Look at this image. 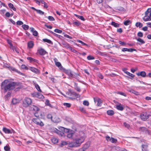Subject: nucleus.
<instances>
[{"instance_id":"1","label":"nucleus","mask_w":151,"mask_h":151,"mask_svg":"<svg viewBox=\"0 0 151 151\" xmlns=\"http://www.w3.org/2000/svg\"><path fill=\"white\" fill-rule=\"evenodd\" d=\"M20 83L12 82L9 83L8 80H5L3 81L1 84V88L4 89L5 92L7 91L13 89L15 86L19 85Z\"/></svg>"},{"instance_id":"2","label":"nucleus","mask_w":151,"mask_h":151,"mask_svg":"<svg viewBox=\"0 0 151 151\" xmlns=\"http://www.w3.org/2000/svg\"><path fill=\"white\" fill-rule=\"evenodd\" d=\"M145 21L151 20V8H149L145 12V16L143 18Z\"/></svg>"},{"instance_id":"3","label":"nucleus","mask_w":151,"mask_h":151,"mask_svg":"<svg viewBox=\"0 0 151 151\" xmlns=\"http://www.w3.org/2000/svg\"><path fill=\"white\" fill-rule=\"evenodd\" d=\"M32 103V101L31 99L26 97L22 101V105L23 107L27 108Z\"/></svg>"},{"instance_id":"4","label":"nucleus","mask_w":151,"mask_h":151,"mask_svg":"<svg viewBox=\"0 0 151 151\" xmlns=\"http://www.w3.org/2000/svg\"><path fill=\"white\" fill-rule=\"evenodd\" d=\"M84 140L85 137H84L82 136L80 137H77L74 139V141L77 146L79 147L84 141Z\"/></svg>"},{"instance_id":"5","label":"nucleus","mask_w":151,"mask_h":151,"mask_svg":"<svg viewBox=\"0 0 151 151\" xmlns=\"http://www.w3.org/2000/svg\"><path fill=\"white\" fill-rule=\"evenodd\" d=\"M151 116V113L148 114L147 113H144L141 114L140 115L141 119L143 121H145L149 117Z\"/></svg>"},{"instance_id":"6","label":"nucleus","mask_w":151,"mask_h":151,"mask_svg":"<svg viewBox=\"0 0 151 151\" xmlns=\"http://www.w3.org/2000/svg\"><path fill=\"white\" fill-rule=\"evenodd\" d=\"M33 121L40 126L42 127L44 125V124L38 118H33L32 119Z\"/></svg>"},{"instance_id":"7","label":"nucleus","mask_w":151,"mask_h":151,"mask_svg":"<svg viewBox=\"0 0 151 151\" xmlns=\"http://www.w3.org/2000/svg\"><path fill=\"white\" fill-rule=\"evenodd\" d=\"M90 145V143L89 142L86 143L82 148L79 149V151H85L89 147Z\"/></svg>"},{"instance_id":"8","label":"nucleus","mask_w":151,"mask_h":151,"mask_svg":"<svg viewBox=\"0 0 151 151\" xmlns=\"http://www.w3.org/2000/svg\"><path fill=\"white\" fill-rule=\"evenodd\" d=\"M93 100L95 103H97L96 106H100L101 104V99L98 97H95L93 98Z\"/></svg>"},{"instance_id":"9","label":"nucleus","mask_w":151,"mask_h":151,"mask_svg":"<svg viewBox=\"0 0 151 151\" xmlns=\"http://www.w3.org/2000/svg\"><path fill=\"white\" fill-rule=\"evenodd\" d=\"M106 139L107 141H110L112 143H116L117 141L116 139L112 137L110 138L108 136L106 137Z\"/></svg>"},{"instance_id":"10","label":"nucleus","mask_w":151,"mask_h":151,"mask_svg":"<svg viewBox=\"0 0 151 151\" xmlns=\"http://www.w3.org/2000/svg\"><path fill=\"white\" fill-rule=\"evenodd\" d=\"M32 95L34 97H36L40 99H42L44 98V96L39 93H35L32 94Z\"/></svg>"},{"instance_id":"11","label":"nucleus","mask_w":151,"mask_h":151,"mask_svg":"<svg viewBox=\"0 0 151 151\" xmlns=\"http://www.w3.org/2000/svg\"><path fill=\"white\" fill-rule=\"evenodd\" d=\"M70 95L73 97H74L75 98H79L80 97V95L76 92L72 91H70V93H69Z\"/></svg>"},{"instance_id":"12","label":"nucleus","mask_w":151,"mask_h":151,"mask_svg":"<svg viewBox=\"0 0 151 151\" xmlns=\"http://www.w3.org/2000/svg\"><path fill=\"white\" fill-rule=\"evenodd\" d=\"M38 51L39 54L40 55H44L47 53L46 51L44 49L42 48L39 49Z\"/></svg>"},{"instance_id":"13","label":"nucleus","mask_w":151,"mask_h":151,"mask_svg":"<svg viewBox=\"0 0 151 151\" xmlns=\"http://www.w3.org/2000/svg\"><path fill=\"white\" fill-rule=\"evenodd\" d=\"M65 73L68 75L70 78L73 77V73H72L71 70H67L65 71Z\"/></svg>"},{"instance_id":"14","label":"nucleus","mask_w":151,"mask_h":151,"mask_svg":"<svg viewBox=\"0 0 151 151\" xmlns=\"http://www.w3.org/2000/svg\"><path fill=\"white\" fill-rule=\"evenodd\" d=\"M29 69L32 72L37 74H39L40 73V70L37 68L33 67H30Z\"/></svg>"},{"instance_id":"15","label":"nucleus","mask_w":151,"mask_h":151,"mask_svg":"<svg viewBox=\"0 0 151 151\" xmlns=\"http://www.w3.org/2000/svg\"><path fill=\"white\" fill-rule=\"evenodd\" d=\"M137 75L138 76H141L142 77H145L146 76V73L145 71H142L140 72L137 73Z\"/></svg>"},{"instance_id":"16","label":"nucleus","mask_w":151,"mask_h":151,"mask_svg":"<svg viewBox=\"0 0 151 151\" xmlns=\"http://www.w3.org/2000/svg\"><path fill=\"white\" fill-rule=\"evenodd\" d=\"M116 108L118 110L121 111L123 110L124 109V108L122 105L120 103L116 106Z\"/></svg>"},{"instance_id":"17","label":"nucleus","mask_w":151,"mask_h":151,"mask_svg":"<svg viewBox=\"0 0 151 151\" xmlns=\"http://www.w3.org/2000/svg\"><path fill=\"white\" fill-rule=\"evenodd\" d=\"M148 145L147 144L142 145V151H147Z\"/></svg>"},{"instance_id":"18","label":"nucleus","mask_w":151,"mask_h":151,"mask_svg":"<svg viewBox=\"0 0 151 151\" xmlns=\"http://www.w3.org/2000/svg\"><path fill=\"white\" fill-rule=\"evenodd\" d=\"M3 130L5 133L9 134L12 133L11 131L9 129L5 127L3 128Z\"/></svg>"},{"instance_id":"19","label":"nucleus","mask_w":151,"mask_h":151,"mask_svg":"<svg viewBox=\"0 0 151 151\" xmlns=\"http://www.w3.org/2000/svg\"><path fill=\"white\" fill-rule=\"evenodd\" d=\"M27 45L28 47L32 48L34 45V43L32 41H30L28 43Z\"/></svg>"},{"instance_id":"20","label":"nucleus","mask_w":151,"mask_h":151,"mask_svg":"<svg viewBox=\"0 0 151 151\" xmlns=\"http://www.w3.org/2000/svg\"><path fill=\"white\" fill-rule=\"evenodd\" d=\"M9 7L11 9H13V10L14 11H15L16 10V8L14 7L13 5L11 3H9L8 4Z\"/></svg>"},{"instance_id":"21","label":"nucleus","mask_w":151,"mask_h":151,"mask_svg":"<svg viewBox=\"0 0 151 151\" xmlns=\"http://www.w3.org/2000/svg\"><path fill=\"white\" fill-rule=\"evenodd\" d=\"M53 121L54 122L58 123L60 121V119L58 117H56L53 118Z\"/></svg>"},{"instance_id":"22","label":"nucleus","mask_w":151,"mask_h":151,"mask_svg":"<svg viewBox=\"0 0 151 151\" xmlns=\"http://www.w3.org/2000/svg\"><path fill=\"white\" fill-rule=\"evenodd\" d=\"M31 108L34 111H38L39 110V108L37 107L35 105H32Z\"/></svg>"},{"instance_id":"23","label":"nucleus","mask_w":151,"mask_h":151,"mask_svg":"<svg viewBox=\"0 0 151 151\" xmlns=\"http://www.w3.org/2000/svg\"><path fill=\"white\" fill-rule=\"evenodd\" d=\"M111 24L113 26L115 27H119V24L115 22H112L111 23Z\"/></svg>"},{"instance_id":"24","label":"nucleus","mask_w":151,"mask_h":151,"mask_svg":"<svg viewBox=\"0 0 151 151\" xmlns=\"http://www.w3.org/2000/svg\"><path fill=\"white\" fill-rule=\"evenodd\" d=\"M107 113L109 115L112 116L114 114V112L112 110H109L107 111Z\"/></svg>"},{"instance_id":"25","label":"nucleus","mask_w":151,"mask_h":151,"mask_svg":"<svg viewBox=\"0 0 151 151\" xmlns=\"http://www.w3.org/2000/svg\"><path fill=\"white\" fill-rule=\"evenodd\" d=\"M28 60H29L31 62H36L37 60L30 57H28L27 58Z\"/></svg>"},{"instance_id":"26","label":"nucleus","mask_w":151,"mask_h":151,"mask_svg":"<svg viewBox=\"0 0 151 151\" xmlns=\"http://www.w3.org/2000/svg\"><path fill=\"white\" fill-rule=\"evenodd\" d=\"M135 26L137 27H138L139 28H141L142 27V24L140 22H137L135 24Z\"/></svg>"},{"instance_id":"27","label":"nucleus","mask_w":151,"mask_h":151,"mask_svg":"<svg viewBox=\"0 0 151 151\" xmlns=\"http://www.w3.org/2000/svg\"><path fill=\"white\" fill-rule=\"evenodd\" d=\"M136 39L140 43H139V44H141L145 43V42L140 38H138L137 39L136 38Z\"/></svg>"},{"instance_id":"28","label":"nucleus","mask_w":151,"mask_h":151,"mask_svg":"<svg viewBox=\"0 0 151 151\" xmlns=\"http://www.w3.org/2000/svg\"><path fill=\"white\" fill-rule=\"evenodd\" d=\"M129 91L135 94L136 95H139V93L138 92L133 90H131Z\"/></svg>"},{"instance_id":"29","label":"nucleus","mask_w":151,"mask_h":151,"mask_svg":"<svg viewBox=\"0 0 151 151\" xmlns=\"http://www.w3.org/2000/svg\"><path fill=\"white\" fill-rule=\"evenodd\" d=\"M73 24L74 27L78 26L80 24V23L78 21L74 22L73 23Z\"/></svg>"},{"instance_id":"30","label":"nucleus","mask_w":151,"mask_h":151,"mask_svg":"<svg viewBox=\"0 0 151 151\" xmlns=\"http://www.w3.org/2000/svg\"><path fill=\"white\" fill-rule=\"evenodd\" d=\"M42 40L43 42H47L49 44H52V41L50 40L47 39H43Z\"/></svg>"},{"instance_id":"31","label":"nucleus","mask_w":151,"mask_h":151,"mask_svg":"<svg viewBox=\"0 0 151 151\" xmlns=\"http://www.w3.org/2000/svg\"><path fill=\"white\" fill-rule=\"evenodd\" d=\"M69 146L70 147H78L74 142L70 143Z\"/></svg>"},{"instance_id":"32","label":"nucleus","mask_w":151,"mask_h":151,"mask_svg":"<svg viewBox=\"0 0 151 151\" xmlns=\"http://www.w3.org/2000/svg\"><path fill=\"white\" fill-rule=\"evenodd\" d=\"M55 132L59 135L62 136L63 134V133L60 131V130L56 129L55 130Z\"/></svg>"},{"instance_id":"33","label":"nucleus","mask_w":151,"mask_h":151,"mask_svg":"<svg viewBox=\"0 0 151 151\" xmlns=\"http://www.w3.org/2000/svg\"><path fill=\"white\" fill-rule=\"evenodd\" d=\"M52 142L54 144L57 143L58 141V139L55 138H53L51 139Z\"/></svg>"},{"instance_id":"34","label":"nucleus","mask_w":151,"mask_h":151,"mask_svg":"<svg viewBox=\"0 0 151 151\" xmlns=\"http://www.w3.org/2000/svg\"><path fill=\"white\" fill-rule=\"evenodd\" d=\"M22 27L25 30H27L29 28V26L28 25L24 24L22 26Z\"/></svg>"},{"instance_id":"35","label":"nucleus","mask_w":151,"mask_h":151,"mask_svg":"<svg viewBox=\"0 0 151 151\" xmlns=\"http://www.w3.org/2000/svg\"><path fill=\"white\" fill-rule=\"evenodd\" d=\"M130 23V21L129 20H127L124 21V24L126 26L129 25Z\"/></svg>"},{"instance_id":"36","label":"nucleus","mask_w":151,"mask_h":151,"mask_svg":"<svg viewBox=\"0 0 151 151\" xmlns=\"http://www.w3.org/2000/svg\"><path fill=\"white\" fill-rule=\"evenodd\" d=\"M139 131H141L142 132L147 131V129L144 127H140L139 128Z\"/></svg>"},{"instance_id":"37","label":"nucleus","mask_w":151,"mask_h":151,"mask_svg":"<svg viewBox=\"0 0 151 151\" xmlns=\"http://www.w3.org/2000/svg\"><path fill=\"white\" fill-rule=\"evenodd\" d=\"M12 70L14 71H16V72H17V73H18L19 74H20L22 75H24L23 73H21L20 71H19L17 70L16 69L14 68H12Z\"/></svg>"},{"instance_id":"38","label":"nucleus","mask_w":151,"mask_h":151,"mask_svg":"<svg viewBox=\"0 0 151 151\" xmlns=\"http://www.w3.org/2000/svg\"><path fill=\"white\" fill-rule=\"evenodd\" d=\"M35 87L40 92H41L42 91L40 89V87L38 84H36L35 85Z\"/></svg>"},{"instance_id":"39","label":"nucleus","mask_w":151,"mask_h":151,"mask_svg":"<svg viewBox=\"0 0 151 151\" xmlns=\"http://www.w3.org/2000/svg\"><path fill=\"white\" fill-rule=\"evenodd\" d=\"M73 133L72 132H68L67 134V137L69 138H71L72 137Z\"/></svg>"},{"instance_id":"40","label":"nucleus","mask_w":151,"mask_h":151,"mask_svg":"<svg viewBox=\"0 0 151 151\" xmlns=\"http://www.w3.org/2000/svg\"><path fill=\"white\" fill-rule=\"evenodd\" d=\"M75 15L77 17H78V18L81 19V20H83V21L84 20V18L83 17V16H81L78 15L76 14H75Z\"/></svg>"},{"instance_id":"41","label":"nucleus","mask_w":151,"mask_h":151,"mask_svg":"<svg viewBox=\"0 0 151 151\" xmlns=\"http://www.w3.org/2000/svg\"><path fill=\"white\" fill-rule=\"evenodd\" d=\"M36 12L37 13L40 14V15H43L44 14V12L40 10H37Z\"/></svg>"},{"instance_id":"42","label":"nucleus","mask_w":151,"mask_h":151,"mask_svg":"<svg viewBox=\"0 0 151 151\" xmlns=\"http://www.w3.org/2000/svg\"><path fill=\"white\" fill-rule=\"evenodd\" d=\"M77 41L78 42L81 43L82 45L88 46V45L87 44L85 43H84V42H82V41H81L80 40H77Z\"/></svg>"},{"instance_id":"43","label":"nucleus","mask_w":151,"mask_h":151,"mask_svg":"<svg viewBox=\"0 0 151 151\" xmlns=\"http://www.w3.org/2000/svg\"><path fill=\"white\" fill-rule=\"evenodd\" d=\"M21 68L22 69H23L28 70V68H27V67L24 64L22 65L21 66Z\"/></svg>"},{"instance_id":"44","label":"nucleus","mask_w":151,"mask_h":151,"mask_svg":"<svg viewBox=\"0 0 151 151\" xmlns=\"http://www.w3.org/2000/svg\"><path fill=\"white\" fill-rule=\"evenodd\" d=\"M126 74L127 75L130 76L132 78H133L134 76V75L133 74L130 73H129V72H128V71L127 72H126Z\"/></svg>"},{"instance_id":"45","label":"nucleus","mask_w":151,"mask_h":151,"mask_svg":"<svg viewBox=\"0 0 151 151\" xmlns=\"http://www.w3.org/2000/svg\"><path fill=\"white\" fill-rule=\"evenodd\" d=\"M68 142L65 141H62L61 143L60 146H64L68 144Z\"/></svg>"},{"instance_id":"46","label":"nucleus","mask_w":151,"mask_h":151,"mask_svg":"<svg viewBox=\"0 0 151 151\" xmlns=\"http://www.w3.org/2000/svg\"><path fill=\"white\" fill-rule=\"evenodd\" d=\"M83 104L84 105L88 106L89 105V102L87 101H83Z\"/></svg>"},{"instance_id":"47","label":"nucleus","mask_w":151,"mask_h":151,"mask_svg":"<svg viewBox=\"0 0 151 151\" xmlns=\"http://www.w3.org/2000/svg\"><path fill=\"white\" fill-rule=\"evenodd\" d=\"M73 77H71V78H77L79 76V75L77 73H74L73 74Z\"/></svg>"},{"instance_id":"48","label":"nucleus","mask_w":151,"mask_h":151,"mask_svg":"<svg viewBox=\"0 0 151 151\" xmlns=\"http://www.w3.org/2000/svg\"><path fill=\"white\" fill-rule=\"evenodd\" d=\"M4 149L5 151H8L10 149V147L9 146L6 145L4 147Z\"/></svg>"},{"instance_id":"49","label":"nucleus","mask_w":151,"mask_h":151,"mask_svg":"<svg viewBox=\"0 0 151 151\" xmlns=\"http://www.w3.org/2000/svg\"><path fill=\"white\" fill-rule=\"evenodd\" d=\"M55 64L58 67H59L61 66L60 63L58 62H55Z\"/></svg>"},{"instance_id":"50","label":"nucleus","mask_w":151,"mask_h":151,"mask_svg":"<svg viewBox=\"0 0 151 151\" xmlns=\"http://www.w3.org/2000/svg\"><path fill=\"white\" fill-rule=\"evenodd\" d=\"M63 105L69 108L70 107L71 104L70 103H64Z\"/></svg>"},{"instance_id":"51","label":"nucleus","mask_w":151,"mask_h":151,"mask_svg":"<svg viewBox=\"0 0 151 151\" xmlns=\"http://www.w3.org/2000/svg\"><path fill=\"white\" fill-rule=\"evenodd\" d=\"M87 59L88 60H93L94 59V57L91 56V55H89L87 56Z\"/></svg>"},{"instance_id":"52","label":"nucleus","mask_w":151,"mask_h":151,"mask_svg":"<svg viewBox=\"0 0 151 151\" xmlns=\"http://www.w3.org/2000/svg\"><path fill=\"white\" fill-rule=\"evenodd\" d=\"M48 19L49 20L51 21H54L55 20L54 18L51 16H49L48 17Z\"/></svg>"},{"instance_id":"53","label":"nucleus","mask_w":151,"mask_h":151,"mask_svg":"<svg viewBox=\"0 0 151 151\" xmlns=\"http://www.w3.org/2000/svg\"><path fill=\"white\" fill-rule=\"evenodd\" d=\"M54 32L57 33H60L62 32V31L61 30L56 29H55Z\"/></svg>"},{"instance_id":"54","label":"nucleus","mask_w":151,"mask_h":151,"mask_svg":"<svg viewBox=\"0 0 151 151\" xmlns=\"http://www.w3.org/2000/svg\"><path fill=\"white\" fill-rule=\"evenodd\" d=\"M17 24L18 25H21L23 24V22L21 21H18L17 22Z\"/></svg>"},{"instance_id":"55","label":"nucleus","mask_w":151,"mask_h":151,"mask_svg":"<svg viewBox=\"0 0 151 151\" xmlns=\"http://www.w3.org/2000/svg\"><path fill=\"white\" fill-rule=\"evenodd\" d=\"M17 100L15 99H13L12 103L13 104H16L17 103Z\"/></svg>"},{"instance_id":"56","label":"nucleus","mask_w":151,"mask_h":151,"mask_svg":"<svg viewBox=\"0 0 151 151\" xmlns=\"http://www.w3.org/2000/svg\"><path fill=\"white\" fill-rule=\"evenodd\" d=\"M123 125L125 127L128 128L129 127V124L127 123L126 122H124L123 124Z\"/></svg>"},{"instance_id":"57","label":"nucleus","mask_w":151,"mask_h":151,"mask_svg":"<svg viewBox=\"0 0 151 151\" xmlns=\"http://www.w3.org/2000/svg\"><path fill=\"white\" fill-rule=\"evenodd\" d=\"M137 35L139 37H142L143 36V33L141 32H139L137 33Z\"/></svg>"},{"instance_id":"58","label":"nucleus","mask_w":151,"mask_h":151,"mask_svg":"<svg viewBox=\"0 0 151 151\" xmlns=\"http://www.w3.org/2000/svg\"><path fill=\"white\" fill-rule=\"evenodd\" d=\"M75 89L78 92H80L81 90L79 87H78L77 85L75 87Z\"/></svg>"},{"instance_id":"59","label":"nucleus","mask_w":151,"mask_h":151,"mask_svg":"<svg viewBox=\"0 0 151 151\" xmlns=\"http://www.w3.org/2000/svg\"><path fill=\"white\" fill-rule=\"evenodd\" d=\"M52 115L51 114H48L47 116V118L48 119H51L52 120L53 119H52Z\"/></svg>"},{"instance_id":"60","label":"nucleus","mask_w":151,"mask_h":151,"mask_svg":"<svg viewBox=\"0 0 151 151\" xmlns=\"http://www.w3.org/2000/svg\"><path fill=\"white\" fill-rule=\"evenodd\" d=\"M33 35L35 36H37V35H38V32H37L35 30L34 32H33Z\"/></svg>"},{"instance_id":"61","label":"nucleus","mask_w":151,"mask_h":151,"mask_svg":"<svg viewBox=\"0 0 151 151\" xmlns=\"http://www.w3.org/2000/svg\"><path fill=\"white\" fill-rule=\"evenodd\" d=\"M117 31L118 32L121 33L122 32V30L121 28H119L117 29Z\"/></svg>"},{"instance_id":"62","label":"nucleus","mask_w":151,"mask_h":151,"mask_svg":"<svg viewBox=\"0 0 151 151\" xmlns=\"http://www.w3.org/2000/svg\"><path fill=\"white\" fill-rule=\"evenodd\" d=\"M136 51V49L133 48L128 49V52H132L133 51Z\"/></svg>"},{"instance_id":"63","label":"nucleus","mask_w":151,"mask_h":151,"mask_svg":"<svg viewBox=\"0 0 151 151\" xmlns=\"http://www.w3.org/2000/svg\"><path fill=\"white\" fill-rule=\"evenodd\" d=\"M122 51L123 52L128 51V49L126 48H123Z\"/></svg>"},{"instance_id":"64","label":"nucleus","mask_w":151,"mask_h":151,"mask_svg":"<svg viewBox=\"0 0 151 151\" xmlns=\"http://www.w3.org/2000/svg\"><path fill=\"white\" fill-rule=\"evenodd\" d=\"M45 104L47 106H50V105L49 103V101L48 100H46Z\"/></svg>"}]
</instances>
